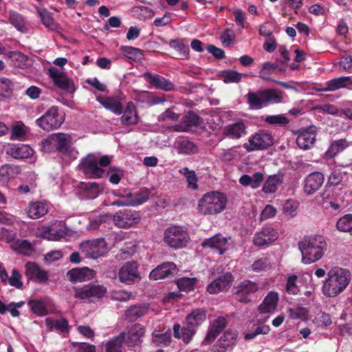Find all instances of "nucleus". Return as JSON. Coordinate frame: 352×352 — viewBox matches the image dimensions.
Wrapping results in <instances>:
<instances>
[{
  "label": "nucleus",
  "mask_w": 352,
  "mask_h": 352,
  "mask_svg": "<svg viewBox=\"0 0 352 352\" xmlns=\"http://www.w3.org/2000/svg\"><path fill=\"white\" fill-rule=\"evenodd\" d=\"M112 160L109 155L98 156L95 154H89L79 164L82 172L88 177L100 178L109 175V182L113 184H118L123 173L120 169L110 168L107 172L105 169Z\"/></svg>",
  "instance_id": "nucleus-1"
},
{
  "label": "nucleus",
  "mask_w": 352,
  "mask_h": 352,
  "mask_svg": "<svg viewBox=\"0 0 352 352\" xmlns=\"http://www.w3.org/2000/svg\"><path fill=\"white\" fill-rule=\"evenodd\" d=\"M351 278L349 270L339 267H332L327 272L322 286V293L327 298L337 297L349 286Z\"/></svg>",
  "instance_id": "nucleus-2"
},
{
  "label": "nucleus",
  "mask_w": 352,
  "mask_h": 352,
  "mask_svg": "<svg viewBox=\"0 0 352 352\" xmlns=\"http://www.w3.org/2000/svg\"><path fill=\"white\" fill-rule=\"evenodd\" d=\"M302 255V263L307 265L317 262L324 255L327 243L322 236L307 237L298 243Z\"/></svg>",
  "instance_id": "nucleus-3"
},
{
  "label": "nucleus",
  "mask_w": 352,
  "mask_h": 352,
  "mask_svg": "<svg viewBox=\"0 0 352 352\" xmlns=\"http://www.w3.org/2000/svg\"><path fill=\"white\" fill-rule=\"evenodd\" d=\"M285 99L284 92L276 89L250 91L246 95L247 103L252 110H258L270 104L283 103Z\"/></svg>",
  "instance_id": "nucleus-4"
},
{
  "label": "nucleus",
  "mask_w": 352,
  "mask_h": 352,
  "mask_svg": "<svg viewBox=\"0 0 352 352\" xmlns=\"http://www.w3.org/2000/svg\"><path fill=\"white\" fill-rule=\"evenodd\" d=\"M228 204L226 195L219 191L205 193L198 201L197 210L203 215H217L222 212Z\"/></svg>",
  "instance_id": "nucleus-5"
},
{
  "label": "nucleus",
  "mask_w": 352,
  "mask_h": 352,
  "mask_svg": "<svg viewBox=\"0 0 352 352\" xmlns=\"http://www.w3.org/2000/svg\"><path fill=\"white\" fill-rule=\"evenodd\" d=\"M162 241L170 249H182L190 241L188 229L183 226L173 224L164 229Z\"/></svg>",
  "instance_id": "nucleus-6"
},
{
  "label": "nucleus",
  "mask_w": 352,
  "mask_h": 352,
  "mask_svg": "<svg viewBox=\"0 0 352 352\" xmlns=\"http://www.w3.org/2000/svg\"><path fill=\"white\" fill-rule=\"evenodd\" d=\"M64 122V118L58 113V108L52 107L40 118L36 124L44 131H50L58 129Z\"/></svg>",
  "instance_id": "nucleus-7"
},
{
  "label": "nucleus",
  "mask_w": 352,
  "mask_h": 352,
  "mask_svg": "<svg viewBox=\"0 0 352 352\" xmlns=\"http://www.w3.org/2000/svg\"><path fill=\"white\" fill-rule=\"evenodd\" d=\"M139 267V263L135 261L124 263L118 272L119 281L125 285L138 283L142 278Z\"/></svg>",
  "instance_id": "nucleus-8"
},
{
  "label": "nucleus",
  "mask_w": 352,
  "mask_h": 352,
  "mask_svg": "<svg viewBox=\"0 0 352 352\" xmlns=\"http://www.w3.org/2000/svg\"><path fill=\"white\" fill-rule=\"evenodd\" d=\"M106 288L102 285L88 284L73 287L74 296L80 300L94 301L102 298L106 293Z\"/></svg>",
  "instance_id": "nucleus-9"
},
{
  "label": "nucleus",
  "mask_w": 352,
  "mask_h": 352,
  "mask_svg": "<svg viewBox=\"0 0 352 352\" xmlns=\"http://www.w3.org/2000/svg\"><path fill=\"white\" fill-rule=\"evenodd\" d=\"M69 141V135L57 133L48 135L41 142V151L44 153L59 151L65 148Z\"/></svg>",
  "instance_id": "nucleus-10"
},
{
  "label": "nucleus",
  "mask_w": 352,
  "mask_h": 352,
  "mask_svg": "<svg viewBox=\"0 0 352 352\" xmlns=\"http://www.w3.org/2000/svg\"><path fill=\"white\" fill-rule=\"evenodd\" d=\"M112 219L118 228H129L138 224L140 221L141 217L137 211L124 209L113 214Z\"/></svg>",
  "instance_id": "nucleus-11"
},
{
  "label": "nucleus",
  "mask_w": 352,
  "mask_h": 352,
  "mask_svg": "<svg viewBox=\"0 0 352 352\" xmlns=\"http://www.w3.org/2000/svg\"><path fill=\"white\" fill-rule=\"evenodd\" d=\"M273 136L264 130L258 131L249 138L248 144L245 147L248 151L263 150L273 144Z\"/></svg>",
  "instance_id": "nucleus-12"
},
{
  "label": "nucleus",
  "mask_w": 352,
  "mask_h": 352,
  "mask_svg": "<svg viewBox=\"0 0 352 352\" xmlns=\"http://www.w3.org/2000/svg\"><path fill=\"white\" fill-rule=\"evenodd\" d=\"M80 250L91 258H98L107 252V243L103 239L87 241L80 244Z\"/></svg>",
  "instance_id": "nucleus-13"
},
{
  "label": "nucleus",
  "mask_w": 352,
  "mask_h": 352,
  "mask_svg": "<svg viewBox=\"0 0 352 352\" xmlns=\"http://www.w3.org/2000/svg\"><path fill=\"white\" fill-rule=\"evenodd\" d=\"M124 334L122 337L124 344L130 347L140 345L142 342V338L145 334V328L141 324H135L122 332Z\"/></svg>",
  "instance_id": "nucleus-14"
},
{
  "label": "nucleus",
  "mask_w": 352,
  "mask_h": 352,
  "mask_svg": "<svg viewBox=\"0 0 352 352\" xmlns=\"http://www.w3.org/2000/svg\"><path fill=\"white\" fill-rule=\"evenodd\" d=\"M278 237V232L274 228L264 227L254 234L252 242L256 247L268 246L275 241Z\"/></svg>",
  "instance_id": "nucleus-15"
},
{
  "label": "nucleus",
  "mask_w": 352,
  "mask_h": 352,
  "mask_svg": "<svg viewBox=\"0 0 352 352\" xmlns=\"http://www.w3.org/2000/svg\"><path fill=\"white\" fill-rule=\"evenodd\" d=\"M48 74L54 84L59 88L69 92H73L75 90L73 81L62 70L56 67H50L48 69Z\"/></svg>",
  "instance_id": "nucleus-16"
},
{
  "label": "nucleus",
  "mask_w": 352,
  "mask_h": 352,
  "mask_svg": "<svg viewBox=\"0 0 352 352\" xmlns=\"http://www.w3.org/2000/svg\"><path fill=\"white\" fill-rule=\"evenodd\" d=\"M96 100L106 109L111 111L114 114L119 116L122 113L123 105L122 102L123 98L121 96H104L99 94L96 96Z\"/></svg>",
  "instance_id": "nucleus-17"
},
{
  "label": "nucleus",
  "mask_w": 352,
  "mask_h": 352,
  "mask_svg": "<svg viewBox=\"0 0 352 352\" xmlns=\"http://www.w3.org/2000/svg\"><path fill=\"white\" fill-rule=\"evenodd\" d=\"M66 276L68 280L72 283H82L94 279L96 272L87 267H76L69 270Z\"/></svg>",
  "instance_id": "nucleus-18"
},
{
  "label": "nucleus",
  "mask_w": 352,
  "mask_h": 352,
  "mask_svg": "<svg viewBox=\"0 0 352 352\" xmlns=\"http://www.w3.org/2000/svg\"><path fill=\"white\" fill-rule=\"evenodd\" d=\"M177 272V265L173 262H165L153 269L149 274L151 280H157L174 276Z\"/></svg>",
  "instance_id": "nucleus-19"
},
{
  "label": "nucleus",
  "mask_w": 352,
  "mask_h": 352,
  "mask_svg": "<svg viewBox=\"0 0 352 352\" xmlns=\"http://www.w3.org/2000/svg\"><path fill=\"white\" fill-rule=\"evenodd\" d=\"M142 76L149 82L152 87L157 89L172 91L175 89V85L170 80L160 75L145 72Z\"/></svg>",
  "instance_id": "nucleus-20"
},
{
  "label": "nucleus",
  "mask_w": 352,
  "mask_h": 352,
  "mask_svg": "<svg viewBox=\"0 0 352 352\" xmlns=\"http://www.w3.org/2000/svg\"><path fill=\"white\" fill-rule=\"evenodd\" d=\"M230 239V238L224 237L219 234L205 239L202 242L201 245L204 248L214 250L221 255L228 250L229 248L228 241Z\"/></svg>",
  "instance_id": "nucleus-21"
},
{
  "label": "nucleus",
  "mask_w": 352,
  "mask_h": 352,
  "mask_svg": "<svg viewBox=\"0 0 352 352\" xmlns=\"http://www.w3.org/2000/svg\"><path fill=\"white\" fill-rule=\"evenodd\" d=\"M316 127L310 126L299 131L296 138V144L302 150L310 149L316 142Z\"/></svg>",
  "instance_id": "nucleus-22"
},
{
  "label": "nucleus",
  "mask_w": 352,
  "mask_h": 352,
  "mask_svg": "<svg viewBox=\"0 0 352 352\" xmlns=\"http://www.w3.org/2000/svg\"><path fill=\"white\" fill-rule=\"evenodd\" d=\"M233 280L232 275L227 272L211 282L207 287V291L212 294L223 292L230 288Z\"/></svg>",
  "instance_id": "nucleus-23"
},
{
  "label": "nucleus",
  "mask_w": 352,
  "mask_h": 352,
  "mask_svg": "<svg viewBox=\"0 0 352 352\" xmlns=\"http://www.w3.org/2000/svg\"><path fill=\"white\" fill-rule=\"evenodd\" d=\"M324 177L320 172L310 173L304 181V191L308 195L316 192L324 183Z\"/></svg>",
  "instance_id": "nucleus-24"
},
{
  "label": "nucleus",
  "mask_w": 352,
  "mask_h": 352,
  "mask_svg": "<svg viewBox=\"0 0 352 352\" xmlns=\"http://www.w3.org/2000/svg\"><path fill=\"white\" fill-rule=\"evenodd\" d=\"M257 290L258 285L256 283L245 280L236 287V298L240 302H248L250 300L248 295L255 293Z\"/></svg>",
  "instance_id": "nucleus-25"
},
{
  "label": "nucleus",
  "mask_w": 352,
  "mask_h": 352,
  "mask_svg": "<svg viewBox=\"0 0 352 352\" xmlns=\"http://www.w3.org/2000/svg\"><path fill=\"white\" fill-rule=\"evenodd\" d=\"M6 153L15 159H23L32 157L34 150L27 144H11L7 146Z\"/></svg>",
  "instance_id": "nucleus-26"
},
{
  "label": "nucleus",
  "mask_w": 352,
  "mask_h": 352,
  "mask_svg": "<svg viewBox=\"0 0 352 352\" xmlns=\"http://www.w3.org/2000/svg\"><path fill=\"white\" fill-rule=\"evenodd\" d=\"M25 274L27 276L36 282L43 283L48 279V274L46 271L41 269L36 263L28 262L25 264Z\"/></svg>",
  "instance_id": "nucleus-27"
},
{
  "label": "nucleus",
  "mask_w": 352,
  "mask_h": 352,
  "mask_svg": "<svg viewBox=\"0 0 352 352\" xmlns=\"http://www.w3.org/2000/svg\"><path fill=\"white\" fill-rule=\"evenodd\" d=\"M49 211V206L44 201L30 202L25 208V212L29 218L37 219L45 216Z\"/></svg>",
  "instance_id": "nucleus-28"
},
{
  "label": "nucleus",
  "mask_w": 352,
  "mask_h": 352,
  "mask_svg": "<svg viewBox=\"0 0 352 352\" xmlns=\"http://www.w3.org/2000/svg\"><path fill=\"white\" fill-rule=\"evenodd\" d=\"M65 234V232L61 228L55 229L46 226L39 227L36 230V235L38 236L49 241H59Z\"/></svg>",
  "instance_id": "nucleus-29"
},
{
  "label": "nucleus",
  "mask_w": 352,
  "mask_h": 352,
  "mask_svg": "<svg viewBox=\"0 0 352 352\" xmlns=\"http://www.w3.org/2000/svg\"><path fill=\"white\" fill-rule=\"evenodd\" d=\"M199 123V117L192 112H188L182 118L180 124L175 125L173 130L177 132H188L192 127L198 126Z\"/></svg>",
  "instance_id": "nucleus-30"
},
{
  "label": "nucleus",
  "mask_w": 352,
  "mask_h": 352,
  "mask_svg": "<svg viewBox=\"0 0 352 352\" xmlns=\"http://www.w3.org/2000/svg\"><path fill=\"white\" fill-rule=\"evenodd\" d=\"M122 114V116L120 118V121L123 125L130 126L138 123L139 116L138 114V110L133 102H127L126 108L123 110Z\"/></svg>",
  "instance_id": "nucleus-31"
},
{
  "label": "nucleus",
  "mask_w": 352,
  "mask_h": 352,
  "mask_svg": "<svg viewBox=\"0 0 352 352\" xmlns=\"http://www.w3.org/2000/svg\"><path fill=\"white\" fill-rule=\"evenodd\" d=\"M237 334L235 331H227L219 340L218 343L214 346V352H223L228 348L235 344Z\"/></svg>",
  "instance_id": "nucleus-32"
},
{
  "label": "nucleus",
  "mask_w": 352,
  "mask_h": 352,
  "mask_svg": "<svg viewBox=\"0 0 352 352\" xmlns=\"http://www.w3.org/2000/svg\"><path fill=\"white\" fill-rule=\"evenodd\" d=\"M285 69L282 67L278 61L277 60L274 63L270 62H265L262 65V68L259 72V77L264 80L274 81L270 76L275 72H284Z\"/></svg>",
  "instance_id": "nucleus-33"
},
{
  "label": "nucleus",
  "mask_w": 352,
  "mask_h": 352,
  "mask_svg": "<svg viewBox=\"0 0 352 352\" xmlns=\"http://www.w3.org/2000/svg\"><path fill=\"white\" fill-rule=\"evenodd\" d=\"M36 10L42 24L46 28L51 31H56L58 29V25L50 11L41 7H36Z\"/></svg>",
  "instance_id": "nucleus-34"
},
{
  "label": "nucleus",
  "mask_w": 352,
  "mask_h": 352,
  "mask_svg": "<svg viewBox=\"0 0 352 352\" xmlns=\"http://www.w3.org/2000/svg\"><path fill=\"white\" fill-rule=\"evenodd\" d=\"M352 85V79L349 76H341L331 79L324 85V91H334L340 89L347 88Z\"/></svg>",
  "instance_id": "nucleus-35"
},
{
  "label": "nucleus",
  "mask_w": 352,
  "mask_h": 352,
  "mask_svg": "<svg viewBox=\"0 0 352 352\" xmlns=\"http://www.w3.org/2000/svg\"><path fill=\"white\" fill-rule=\"evenodd\" d=\"M279 299L277 292H270L265 298L263 302L259 305L258 310L262 314H267L274 311Z\"/></svg>",
  "instance_id": "nucleus-36"
},
{
  "label": "nucleus",
  "mask_w": 352,
  "mask_h": 352,
  "mask_svg": "<svg viewBox=\"0 0 352 352\" xmlns=\"http://www.w3.org/2000/svg\"><path fill=\"white\" fill-rule=\"evenodd\" d=\"M196 332V329L186 324V327H181L180 324H175L173 326L174 336L182 339L185 344H188Z\"/></svg>",
  "instance_id": "nucleus-37"
},
{
  "label": "nucleus",
  "mask_w": 352,
  "mask_h": 352,
  "mask_svg": "<svg viewBox=\"0 0 352 352\" xmlns=\"http://www.w3.org/2000/svg\"><path fill=\"white\" fill-rule=\"evenodd\" d=\"M174 146L179 155H193L198 152L197 145L188 140H178L175 142Z\"/></svg>",
  "instance_id": "nucleus-38"
},
{
  "label": "nucleus",
  "mask_w": 352,
  "mask_h": 352,
  "mask_svg": "<svg viewBox=\"0 0 352 352\" xmlns=\"http://www.w3.org/2000/svg\"><path fill=\"white\" fill-rule=\"evenodd\" d=\"M349 146V143L345 139L334 140L331 142L328 149L324 153V157L327 160L331 159L346 149Z\"/></svg>",
  "instance_id": "nucleus-39"
},
{
  "label": "nucleus",
  "mask_w": 352,
  "mask_h": 352,
  "mask_svg": "<svg viewBox=\"0 0 352 352\" xmlns=\"http://www.w3.org/2000/svg\"><path fill=\"white\" fill-rule=\"evenodd\" d=\"M226 321L224 318H218L215 319L210 328L206 338L205 342L207 343L212 342L219 335L221 331L226 327Z\"/></svg>",
  "instance_id": "nucleus-40"
},
{
  "label": "nucleus",
  "mask_w": 352,
  "mask_h": 352,
  "mask_svg": "<svg viewBox=\"0 0 352 352\" xmlns=\"http://www.w3.org/2000/svg\"><path fill=\"white\" fill-rule=\"evenodd\" d=\"M206 319V311L201 308L195 309L186 318V323L196 329Z\"/></svg>",
  "instance_id": "nucleus-41"
},
{
  "label": "nucleus",
  "mask_w": 352,
  "mask_h": 352,
  "mask_svg": "<svg viewBox=\"0 0 352 352\" xmlns=\"http://www.w3.org/2000/svg\"><path fill=\"white\" fill-rule=\"evenodd\" d=\"M102 190V186L96 182L82 184L81 196L87 199L96 198Z\"/></svg>",
  "instance_id": "nucleus-42"
},
{
  "label": "nucleus",
  "mask_w": 352,
  "mask_h": 352,
  "mask_svg": "<svg viewBox=\"0 0 352 352\" xmlns=\"http://www.w3.org/2000/svg\"><path fill=\"white\" fill-rule=\"evenodd\" d=\"M283 177L282 175L276 174L270 175L265 182L262 190L265 193H274L283 183Z\"/></svg>",
  "instance_id": "nucleus-43"
},
{
  "label": "nucleus",
  "mask_w": 352,
  "mask_h": 352,
  "mask_svg": "<svg viewBox=\"0 0 352 352\" xmlns=\"http://www.w3.org/2000/svg\"><path fill=\"white\" fill-rule=\"evenodd\" d=\"M149 196H150V191L148 189L145 188V189L141 190L139 192L133 195V197L134 198L132 199L131 203H126V202H124L122 201H118L113 202L112 205L118 206H122L129 205V204L133 205V206L140 205V204L144 203L145 201H146L148 199Z\"/></svg>",
  "instance_id": "nucleus-44"
},
{
  "label": "nucleus",
  "mask_w": 352,
  "mask_h": 352,
  "mask_svg": "<svg viewBox=\"0 0 352 352\" xmlns=\"http://www.w3.org/2000/svg\"><path fill=\"white\" fill-rule=\"evenodd\" d=\"M263 180V175L260 172H257L253 174L252 176L243 175L239 178V183L244 186H250L252 188L256 189L260 186Z\"/></svg>",
  "instance_id": "nucleus-45"
},
{
  "label": "nucleus",
  "mask_w": 352,
  "mask_h": 352,
  "mask_svg": "<svg viewBox=\"0 0 352 352\" xmlns=\"http://www.w3.org/2000/svg\"><path fill=\"white\" fill-rule=\"evenodd\" d=\"M8 21L13 25L18 31L25 33L28 31L26 27L25 20L24 17L19 13L14 11H10L8 12Z\"/></svg>",
  "instance_id": "nucleus-46"
},
{
  "label": "nucleus",
  "mask_w": 352,
  "mask_h": 352,
  "mask_svg": "<svg viewBox=\"0 0 352 352\" xmlns=\"http://www.w3.org/2000/svg\"><path fill=\"white\" fill-rule=\"evenodd\" d=\"M21 169L19 166L14 164H4L0 167V179L3 182H8L19 174Z\"/></svg>",
  "instance_id": "nucleus-47"
},
{
  "label": "nucleus",
  "mask_w": 352,
  "mask_h": 352,
  "mask_svg": "<svg viewBox=\"0 0 352 352\" xmlns=\"http://www.w3.org/2000/svg\"><path fill=\"white\" fill-rule=\"evenodd\" d=\"M148 307L146 305H133L125 311V317L130 321H134L146 315Z\"/></svg>",
  "instance_id": "nucleus-48"
},
{
  "label": "nucleus",
  "mask_w": 352,
  "mask_h": 352,
  "mask_svg": "<svg viewBox=\"0 0 352 352\" xmlns=\"http://www.w3.org/2000/svg\"><path fill=\"white\" fill-rule=\"evenodd\" d=\"M121 52L126 58L135 61H141L144 58L142 51L133 47L124 46L121 47Z\"/></svg>",
  "instance_id": "nucleus-49"
},
{
  "label": "nucleus",
  "mask_w": 352,
  "mask_h": 352,
  "mask_svg": "<svg viewBox=\"0 0 352 352\" xmlns=\"http://www.w3.org/2000/svg\"><path fill=\"white\" fill-rule=\"evenodd\" d=\"M246 133L245 126L242 122L230 125L227 129V134L231 138L239 139Z\"/></svg>",
  "instance_id": "nucleus-50"
},
{
  "label": "nucleus",
  "mask_w": 352,
  "mask_h": 352,
  "mask_svg": "<svg viewBox=\"0 0 352 352\" xmlns=\"http://www.w3.org/2000/svg\"><path fill=\"white\" fill-rule=\"evenodd\" d=\"M336 227L338 230L352 235V214H348L340 217L337 221Z\"/></svg>",
  "instance_id": "nucleus-51"
},
{
  "label": "nucleus",
  "mask_w": 352,
  "mask_h": 352,
  "mask_svg": "<svg viewBox=\"0 0 352 352\" xmlns=\"http://www.w3.org/2000/svg\"><path fill=\"white\" fill-rule=\"evenodd\" d=\"M124 334H120L106 344V352H122L124 340L122 337Z\"/></svg>",
  "instance_id": "nucleus-52"
},
{
  "label": "nucleus",
  "mask_w": 352,
  "mask_h": 352,
  "mask_svg": "<svg viewBox=\"0 0 352 352\" xmlns=\"http://www.w3.org/2000/svg\"><path fill=\"white\" fill-rule=\"evenodd\" d=\"M197 282V279L196 278L188 277H182L177 279L176 281L179 290L184 292H190L193 290Z\"/></svg>",
  "instance_id": "nucleus-53"
},
{
  "label": "nucleus",
  "mask_w": 352,
  "mask_h": 352,
  "mask_svg": "<svg viewBox=\"0 0 352 352\" xmlns=\"http://www.w3.org/2000/svg\"><path fill=\"white\" fill-rule=\"evenodd\" d=\"M179 172L185 176L188 182V188L193 190L197 189L198 179L195 171L189 170L187 167H184L180 169Z\"/></svg>",
  "instance_id": "nucleus-54"
},
{
  "label": "nucleus",
  "mask_w": 352,
  "mask_h": 352,
  "mask_svg": "<svg viewBox=\"0 0 352 352\" xmlns=\"http://www.w3.org/2000/svg\"><path fill=\"white\" fill-rule=\"evenodd\" d=\"M11 247L13 250L25 254H30L32 250V244L27 240L16 239L11 244Z\"/></svg>",
  "instance_id": "nucleus-55"
},
{
  "label": "nucleus",
  "mask_w": 352,
  "mask_h": 352,
  "mask_svg": "<svg viewBox=\"0 0 352 352\" xmlns=\"http://www.w3.org/2000/svg\"><path fill=\"white\" fill-rule=\"evenodd\" d=\"M170 46L177 51L183 58L186 57L189 53L188 45L183 41L179 39L171 40Z\"/></svg>",
  "instance_id": "nucleus-56"
},
{
  "label": "nucleus",
  "mask_w": 352,
  "mask_h": 352,
  "mask_svg": "<svg viewBox=\"0 0 352 352\" xmlns=\"http://www.w3.org/2000/svg\"><path fill=\"white\" fill-rule=\"evenodd\" d=\"M32 311L38 316H42L47 314L45 303L41 300H31L28 302Z\"/></svg>",
  "instance_id": "nucleus-57"
},
{
  "label": "nucleus",
  "mask_w": 352,
  "mask_h": 352,
  "mask_svg": "<svg viewBox=\"0 0 352 352\" xmlns=\"http://www.w3.org/2000/svg\"><path fill=\"white\" fill-rule=\"evenodd\" d=\"M45 321L47 325L51 329H56L62 332H64L67 329L68 322L65 318H60L58 320H50L49 318H47Z\"/></svg>",
  "instance_id": "nucleus-58"
},
{
  "label": "nucleus",
  "mask_w": 352,
  "mask_h": 352,
  "mask_svg": "<svg viewBox=\"0 0 352 352\" xmlns=\"http://www.w3.org/2000/svg\"><path fill=\"white\" fill-rule=\"evenodd\" d=\"M243 75V74L234 70H226L222 72V78L226 83L239 82L241 81Z\"/></svg>",
  "instance_id": "nucleus-59"
},
{
  "label": "nucleus",
  "mask_w": 352,
  "mask_h": 352,
  "mask_svg": "<svg viewBox=\"0 0 352 352\" xmlns=\"http://www.w3.org/2000/svg\"><path fill=\"white\" fill-rule=\"evenodd\" d=\"M264 120L269 124L277 126H285L289 122V120L283 114L267 116Z\"/></svg>",
  "instance_id": "nucleus-60"
},
{
  "label": "nucleus",
  "mask_w": 352,
  "mask_h": 352,
  "mask_svg": "<svg viewBox=\"0 0 352 352\" xmlns=\"http://www.w3.org/2000/svg\"><path fill=\"white\" fill-rule=\"evenodd\" d=\"M13 82L6 78H0V96L8 97L11 95L13 89Z\"/></svg>",
  "instance_id": "nucleus-61"
},
{
  "label": "nucleus",
  "mask_w": 352,
  "mask_h": 352,
  "mask_svg": "<svg viewBox=\"0 0 352 352\" xmlns=\"http://www.w3.org/2000/svg\"><path fill=\"white\" fill-rule=\"evenodd\" d=\"M298 276L295 274H292L287 278L286 291L291 294H297L299 292V288L297 285Z\"/></svg>",
  "instance_id": "nucleus-62"
},
{
  "label": "nucleus",
  "mask_w": 352,
  "mask_h": 352,
  "mask_svg": "<svg viewBox=\"0 0 352 352\" xmlns=\"http://www.w3.org/2000/svg\"><path fill=\"white\" fill-rule=\"evenodd\" d=\"M27 133L25 126L21 123L18 122L13 126L12 129V138L16 140H22Z\"/></svg>",
  "instance_id": "nucleus-63"
},
{
  "label": "nucleus",
  "mask_w": 352,
  "mask_h": 352,
  "mask_svg": "<svg viewBox=\"0 0 352 352\" xmlns=\"http://www.w3.org/2000/svg\"><path fill=\"white\" fill-rule=\"evenodd\" d=\"M16 237V233L14 230H8L3 227L0 228V240L6 243H13Z\"/></svg>",
  "instance_id": "nucleus-64"
}]
</instances>
